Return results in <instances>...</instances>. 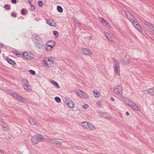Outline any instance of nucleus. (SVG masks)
Listing matches in <instances>:
<instances>
[{
	"label": "nucleus",
	"mask_w": 154,
	"mask_h": 154,
	"mask_svg": "<svg viewBox=\"0 0 154 154\" xmlns=\"http://www.w3.org/2000/svg\"><path fill=\"white\" fill-rule=\"evenodd\" d=\"M144 23L148 27L151 24L149 22L147 21H145L144 22Z\"/></svg>",
	"instance_id": "nucleus-38"
},
{
	"label": "nucleus",
	"mask_w": 154,
	"mask_h": 154,
	"mask_svg": "<svg viewBox=\"0 0 154 154\" xmlns=\"http://www.w3.org/2000/svg\"><path fill=\"white\" fill-rule=\"evenodd\" d=\"M104 20L103 18H99V20L101 22H103V21Z\"/></svg>",
	"instance_id": "nucleus-51"
},
{
	"label": "nucleus",
	"mask_w": 154,
	"mask_h": 154,
	"mask_svg": "<svg viewBox=\"0 0 154 154\" xmlns=\"http://www.w3.org/2000/svg\"><path fill=\"white\" fill-rule=\"evenodd\" d=\"M77 93L78 94V95L81 97L86 98H88V95L82 91H80L79 92H77Z\"/></svg>",
	"instance_id": "nucleus-9"
},
{
	"label": "nucleus",
	"mask_w": 154,
	"mask_h": 154,
	"mask_svg": "<svg viewBox=\"0 0 154 154\" xmlns=\"http://www.w3.org/2000/svg\"><path fill=\"white\" fill-rule=\"evenodd\" d=\"M15 54L16 55H18L19 54L18 52V51H16V53H15Z\"/></svg>",
	"instance_id": "nucleus-57"
},
{
	"label": "nucleus",
	"mask_w": 154,
	"mask_h": 154,
	"mask_svg": "<svg viewBox=\"0 0 154 154\" xmlns=\"http://www.w3.org/2000/svg\"><path fill=\"white\" fill-rule=\"evenodd\" d=\"M29 72L32 75H34L35 73V72L33 70H29Z\"/></svg>",
	"instance_id": "nucleus-35"
},
{
	"label": "nucleus",
	"mask_w": 154,
	"mask_h": 154,
	"mask_svg": "<svg viewBox=\"0 0 154 154\" xmlns=\"http://www.w3.org/2000/svg\"><path fill=\"white\" fill-rule=\"evenodd\" d=\"M51 19H48L46 20V23L50 26V23H51Z\"/></svg>",
	"instance_id": "nucleus-43"
},
{
	"label": "nucleus",
	"mask_w": 154,
	"mask_h": 154,
	"mask_svg": "<svg viewBox=\"0 0 154 154\" xmlns=\"http://www.w3.org/2000/svg\"><path fill=\"white\" fill-rule=\"evenodd\" d=\"M7 8H6V9L8 10H9L11 9V7L9 5H8V6L7 7Z\"/></svg>",
	"instance_id": "nucleus-53"
},
{
	"label": "nucleus",
	"mask_w": 154,
	"mask_h": 154,
	"mask_svg": "<svg viewBox=\"0 0 154 154\" xmlns=\"http://www.w3.org/2000/svg\"><path fill=\"white\" fill-rule=\"evenodd\" d=\"M102 22L103 23V24L104 25H105L106 26H107V25L108 24V23H107V21L105 20H104L103 22Z\"/></svg>",
	"instance_id": "nucleus-45"
},
{
	"label": "nucleus",
	"mask_w": 154,
	"mask_h": 154,
	"mask_svg": "<svg viewBox=\"0 0 154 154\" xmlns=\"http://www.w3.org/2000/svg\"><path fill=\"white\" fill-rule=\"evenodd\" d=\"M89 107V106L88 105L86 104H85L83 106H82V108H84L85 109H87Z\"/></svg>",
	"instance_id": "nucleus-42"
},
{
	"label": "nucleus",
	"mask_w": 154,
	"mask_h": 154,
	"mask_svg": "<svg viewBox=\"0 0 154 154\" xmlns=\"http://www.w3.org/2000/svg\"><path fill=\"white\" fill-rule=\"evenodd\" d=\"M30 123L32 125H37V122L35 121V119L32 118H30L29 120Z\"/></svg>",
	"instance_id": "nucleus-17"
},
{
	"label": "nucleus",
	"mask_w": 154,
	"mask_h": 154,
	"mask_svg": "<svg viewBox=\"0 0 154 154\" xmlns=\"http://www.w3.org/2000/svg\"><path fill=\"white\" fill-rule=\"evenodd\" d=\"M36 140H37V142H38V143L43 141L44 139L43 136L40 134L36 135Z\"/></svg>",
	"instance_id": "nucleus-10"
},
{
	"label": "nucleus",
	"mask_w": 154,
	"mask_h": 154,
	"mask_svg": "<svg viewBox=\"0 0 154 154\" xmlns=\"http://www.w3.org/2000/svg\"><path fill=\"white\" fill-rule=\"evenodd\" d=\"M132 108L133 109V110L135 111H138L139 110V108L135 104V105H134V106Z\"/></svg>",
	"instance_id": "nucleus-27"
},
{
	"label": "nucleus",
	"mask_w": 154,
	"mask_h": 154,
	"mask_svg": "<svg viewBox=\"0 0 154 154\" xmlns=\"http://www.w3.org/2000/svg\"><path fill=\"white\" fill-rule=\"evenodd\" d=\"M80 51L82 53L86 55H91L92 54V52L89 49L85 48H81Z\"/></svg>",
	"instance_id": "nucleus-6"
},
{
	"label": "nucleus",
	"mask_w": 154,
	"mask_h": 154,
	"mask_svg": "<svg viewBox=\"0 0 154 154\" xmlns=\"http://www.w3.org/2000/svg\"><path fill=\"white\" fill-rule=\"evenodd\" d=\"M24 98L19 95V97L17 98V99L19 101H22L23 100Z\"/></svg>",
	"instance_id": "nucleus-41"
},
{
	"label": "nucleus",
	"mask_w": 154,
	"mask_h": 154,
	"mask_svg": "<svg viewBox=\"0 0 154 154\" xmlns=\"http://www.w3.org/2000/svg\"><path fill=\"white\" fill-rule=\"evenodd\" d=\"M74 21L75 23L77 26H80L81 25L80 23L79 22V21L76 20L75 19H74Z\"/></svg>",
	"instance_id": "nucleus-33"
},
{
	"label": "nucleus",
	"mask_w": 154,
	"mask_h": 154,
	"mask_svg": "<svg viewBox=\"0 0 154 154\" xmlns=\"http://www.w3.org/2000/svg\"><path fill=\"white\" fill-rule=\"evenodd\" d=\"M148 28L152 30V29H154V26L151 24Z\"/></svg>",
	"instance_id": "nucleus-46"
},
{
	"label": "nucleus",
	"mask_w": 154,
	"mask_h": 154,
	"mask_svg": "<svg viewBox=\"0 0 154 154\" xmlns=\"http://www.w3.org/2000/svg\"><path fill=\"white\" fill-rule=\"evenodd\" d=\"M112 62L114 63L113 66L114 68H117V67H119V65L118 61L114 58H112Z\"/></svg>",
	"instance_id": "nucleus-12"
},
{
	"label": "nucleus",
	"mask_w": 154,
	"mask_h": 154,
	"mask_svg": "<svg viewBox=\"0 0 154 154\" xmlns=\"http://www.w3.org/2000/svg\"><path fill=\"white\" fill-rule=\"evenodd\" d=\"M28 2H29V4L31 5V0H28Z\"/></svg>",
	"instance_id": "nucleus-59"
},
{
	"label": "nucleus",
	"mask_w": 154,
	"mask_h": 154,
	"mask_svg": "<svg viewBox=\"0 0 154 154\" xmlns=\"http://www.w3.org/2000/svg\"><path fill=\"white\" fill-rule=\"evenodd\" d=\"M50 24V26H56L55 22L52 20H51V23Z\"/></svg>",
	"instance_id": "nucleus-34"
},
{
	"label": "nucleus",
	"mask_w": 154,
	"mask_h": 154,
	"mask_svg": "<svg viewBox=\"0 0 154 154\" xmlns=\"http://www.w3.org/2000/svg\"><path fill=\"white\" fill-rule=\"evenodd\" d=\"M54 100L57 103H60L61 102V99L59 97H56L54 98Z\"/></svg>",
	"instance_id": "nucleus-29"
},
{
	"label": "nucleus",
	"mask_w": 154,
	"mask_h": 154,
	"mask_svg": "<svg viewBox=\"0 0 154 154\" xmlns=\"http://www.w3.org/2000/svg\"><path fill=\"white\" fill-rule=\"evenodd\" d=\"M22 84L23 87L26 90L28 91H31V87L29 86V84L27 80L26 79H22Z\"/></svg>",
	"instance_id": "nucleus-2"
},
{
	"label": "nucleus",
	"mask_w": 154,
	"mask_h": 154,
	"mask_svg": "<svg viewBox=\"0 0 154 154\" xmlns=\"http://www.w3.org/2000/svg\"><path fill=\"white\" fill-rule=\"evenodd\" d=\"M126 115L127 116H128L129 115V112H126Z\"/></svg>",
	"instance_id": "nucleus-58"
},
{
	"label": "nucleus",
	"mask_w": 154,
	"mask_h": 154,
	"mask_svg": "<svg viewBox=\"0 0 154 154\" xmlns=\"http://www.w3.org/2000/svg\"><path fill=\"white\" fill-rule=\"evenodd\" d=\"M8 4H6V5H4V8H6V7H7V6H8Z\"/></svg>",
	"instance_id": "nucleus-60"
},
{
	"label": "nucleus",
	"mask_w": 154,
	"mask_h": 154,
	"mask_svg": "<svg viewBox=\"0 0 154 154\" xmlns=\"http://www.w3.org/2000/svg\"><path fill=\"white\" fill-rule=\"evenodd\" d=\"M125 15L128 18H129V17H132V15L131 14V13L128 11H126L125 12Z\"/></svg>",
	"instance_id": "nucleus-26"
},
{
	"label": "nucleus",
	"mask_w": 154,
	"mask_h": 154,
	"mask_svg": "<svg viewBox=\"0 0 154 154\" xmlns=\"http://www.w3.org/2000/svg\"><path fill=\"white\" fill-rule=\"evenodd\" d=\"M25 9L24 8L22 9L21 11V14L23 15H25Z\"/></svg>",
	"instance_id": "nucleus-39"
},
{
	"label": "nucleus",
	"mask_w": 154,
	"mask_h": 154,
	"mask_svg": "<svg viewBox=\"0 0 154 154\" xmlns=\"http://www.w3.org/2000/svg\"><path fill=\"white\" fill-rule=\"evenodd\" d=\"M88 40H90L92 38L91 37H88Z\"/></svg>",
	"instance_id": "nucleus-61"
},
{
	"label": "nucleus",
	"mask_w": 154,
	"mask_h": 154,
	"mask_svg": "<svg viewBox=\"0 0 154 154\" xmlns=\"http://www.w3.org/2000/svg\"><path fill=\"white\" fill-rule=\"evenodd\" d=\"M55 45V42L54 41L51 40L47 42L46 43L47 46H48V47H50L51 48L49 49H49L47 48V50H48V51H51Z\"/></svg>",
	"instance_id": "nucleus-8"
},
{
	"label": "nucleus",
	"mask_w": 154,
	"mask_h": 154,
	"mask_svg": "<svg viewBox=\"0 0 154 154\" xmlns=\"http://www.w3.org/2000/svg\"><path fill=\"white\" fill-rule=\"evenodd\" d=\"M111 99L112 100V101H114V98H113L112 97H111Z\"/></svg>",
	"instance_id": "nucleus-63"
},
{
	"label": "nucleus",
	"mask_w": 154,
	"mask_h": 154,
	"mask_svg": "<svg viewBox=\"0 0 154 154\" xmlns=\"http://www.w3.org/2000/svg\"><path fill=\"white\" fill-rule=\"evenodd\" d=\"M125 60H126V64H128L130 62V60L129 59H125Z\"/></svg>",
	"instance_id": "nucleus-47"
},
{
	"label": "nucleus",
	"mask_w": 154,
	"mask_h": 154,
	"mask_svg": "<svg viewBox=\"0 0 154 154\" xmlns=\"http://www.w3.org/2000/svg\"><path fill=\"white\" fill-rule=\"evenodd\" d=\"M119 68V67H117V68H114L115 74L119 76L120 75Z\"/></svg>",
	"instance_id": "nucleus-22"
},
{
	"label": "nucleus",
	"mask_w": 154,
	"mask_h": 154,
	"mask_svg": "<svg viewBox=\"0 0 154 154\" xmlns=\"http://www.w3.org/2000/svg\"><path fill=\"white\" fill-rule=\"evenodd\" d=\"M147 93L151 95H154V90L152 88L149 89L147 91Z\"/></svg>",
	"instance_id": "nucleus-23"
},
{
	"label": "nucleus",
	"mask_w": 154,
	"mask_h": 154,
	"mask_svg": "<svg viewBox=\"0 0 154 154\" xmlns=\"http://www.w3.org/2000/svg\"><path fill=\"white\" fill-rule=\"evenodd\" d=\"M53 34L55 35L56 37H57L58 36V32L57 31H54L53 32Z\"/></svg>",
	"instance_id": "nucleus-36"
},
{
	"label": "nucleus",
	"mask_w": 154,
	"mask_h": 154,
	"mask_svg": "<svg viewBox=\"0 0 154 154\" xmlns=\"http://www.w3.org/2000/svg\"><path fill=\"white\" fill-rule=\"evenodd\" d=\"M31 140L33 144H36L38 143L36 135H34L32 136Z\"/></svg>",
	"instance_id": "nucleus-13"
},
{
	"label": "nucleus",
	"mask_w": 154,
	"mask_h": 154,
	"mask_svg": "<svg viewBox=\"0 0 154 154\" xmlns=\"http://www.w3.org/2000/svg\"><path fill=\"white\" fill-rule=\"evenodd\" d=\"M133 25L140 32H142L143 31V28L138 23L137 21L134 20L132 22Z\"/></svg>",
	"instance_id": "nucleus-5"
},
{
	"label": "nucleus",
	"mask_w": 154,
	"mask_h": 154,
	"mask_svg": "<svg viewBox=\"0 0 154 154\" xmlns=\"http://www.w3.org/2000/svg\"><path fill=\"white\" fill-rule=\"evenodd\" d=\"M24 103H27V101L26 100V99H24V98H23V100H22V101Z\"/></svg>",
	"instance_id": "nucleus-52"
},
{
	"label": "nucleus",
	"mask_w": 154,
	"mask_h": 154,
	"mask_svg": "<svg viewBox=\"0 0 154 154\" xmlns=\"http://www.w3.org/2000/svg\"><path fill=\"white\" fill-rule=\"evenodd\" d=\"M50 143H53L57 145H62V143L60 142L58 140H55L54 139H50L49 141Z\"/></svg>",
	"instance_id": "nucleus-11"
},
{
	"label": "nucleus",
	"mask_w": 154,
	"mask_h": 154,
	"mask_svg": "<svg viewBox=\"0 0 154 154\" xmlns=\"http://www.w3.org/2000/svg\"><path fill=\"white\" fill-rule=\"evenodd\" d=\"M11 2L13 4H15L16 3V0H11Z\"/></svg>",
	"instance_id": "nucleus-54"
},
{
	"label": "nucleus",
	"mask_w": 154,
	"mask_h": 154,
	"mask_svg": "<svg viewBox=\"0 0 154 154\" xmlns=\"http://www.w3.org/2000/svg\"><path fill=\"white\" fill-rule=\"evenodd\" d=\"M38 4L39 6L42 7L43 6V2L42 1H39L38 2Z\"/></svg>",
	"instance_id": "nucleus-32"
},
{
	"label": "nucleus",
	"mask_w": 154,
	"mask_h": 154,
	"mask_svg": "<svg viewBox=\"0 0 154 154\" xmlns=\"http://www.w3.org/2000/svg\"><path fill=\"white\" fill-rule=\"evenodd\" d=\"M6 60L11 65H13L16 64V63L14 61L12 60L9 58H6Z\"/></svg>",
	"instance_id": "nucleus-18"
},
{
	"label": "nucleus",
	"mask_w": 154,
	"mask_h": 154,
	"mask_svg": "<svg viewBox=\"0 0 154 154\" xmlns=\"http://www.w3.org/2000/svg\"><path fill=\"white\" fill-rule=\"evenodd\" d=\"M30 6H31V9H30L31 11H34L35 9V7L33 5H31Z\"/></svg>",
	"instance_id": "nucleus-37"
},
{
	"label": "nucleus",
	"mask_w": 154,
	"mask_h": 154,
	"mask_svg": "<svg viewBox=\"0 0 154 154\" xmlns=\"http://www.w3.org/2000/svg\"><path fill=\"white\" fill-rule=\"evenodd\" d=\"M97 92H98V91L96 90ZM93 93H94V96L96 97H99L100 94H98V92H95V91H93Z\"/></svg>",
	"instance_id": "nucleus-30"
},
{
	"label": "nucleus",
	"mask_w": 154,
	"mask_h": 154,
	"mask_svg": "<svg viewBox=\"0 0 154 154\" xmlns=\"http://www.w3.org/2000/svg\"><path fill=\"white\" fill-rule=\"evenodd\" d=\"M43 62L44 65L47 67H50V65L53 63V60L52 57H46L44 58Z\"/></svg>",
	"instance_id": "nucleus-3"
},
{
	"label": "nucleus",
	"mask_w": 154,
	"mask_h": 154,
	"mask_svg": "<svg viewBox=\"0 0 154 154\" xmlns=\"http://www.w3.org/2000/svg\"><path fill=\"white\" fill-rule=\"evenodd\" d=\"M101 116L103 117L108 119H111V116L108 113H101Z\"/></svg>",
	"instance_id": "nucleus-14"
},
{
	"label": "nucleus",
	"mask_w": 154,
	"mask_h": 154,
	"mask_svg": "<svg viewBox=\"0 0 154 154\" xmlns=\"http://www.w3.org/2000/svg\"><path fill=\"white\" fill-rule=\"evenodd\" d=\"M134 105H135V103H133V104H130V105H129V106L131 108H132V107H133V106H134Z\"/></svg>",
	"instance_id": "nucleus-56"
},
{
	"label": "nucleus",
	"mask_w": 154,
	"mask_h": 154,
	"mask_svg": "<svg viewBox=\"0 0 154 154\" xmlns=\"http://www.w3.org/2000/svg\"><path fill=\"white\" fill-rule=\"evenodd\" d=\"M99 107H101V103L100 102H98L97 103Z\"/></svg>",
	"instance_id": "nucleus-49"
},
{
	"label": "nucleus",
	"mask_w": 154,
	"mask_h": 154,
	"mask_svg": "<svg viewBox=\"0 0 154 154\" xmlns=\"http://www.w3.org/2000/svg\"><path fill=\"white\" fill-rule=\"evenodd\" d=\"M29 53H28L26 52H24L23 54V56L25 57V58H26L27 56L28 55Z\"/></svg>",
	"instance_id": "nucleus-40"
},
{
	"label": "nucleus",
	"mask_w": 154,
	"mask_h": 154,
	"mask_svg": "<svg viewBox=\"0 0 154 154\" xmlns=\"http://www.w3.org/2000/svg\"><path fill=\"white\" fill-rule=\"evenodd\" d=\"M89 123L87 122H84L82 123V125L83 127H84L86 129H87V126L88 125Z\"/></svg>",
	"instance_id": "nucleus-24"
},
{
	"label": "nucleus",
	"mask_w": 154,
	"mask_h": 154,
	"mask_svg": "<svg viewBox=\"0 0 154 154\" xmlns=\"http://www.w3.org/2000/svg\"><path fill=\"white\" fill-rule=\"evenodd\" d=\"M96 129L95 127L93 125L89 123L87 126V129L88 130H93Z\"/></svg>",
	"instance_id": "nucleus-16"
},
{
	"label": "nucleus",
	"mask_w": 154,
	"mask_h": 154,
	"mask_svg": "<svg viewBox=\"0 0 154 154\" xmlns=\"http://www.w3.org/2000/svg\"><path fill=\"white\" fill-rule=\"evenodd\" d=\"M0 45L2 47L3 46H4V44H1V43H0Z\"/></svg>",
	"instance_id": "nucleus-62"
},
{
	"label": "nucleus",
	"mask_w": 154,
	"mask_h": 154,
	"mask_svg": "<svg viewBox=\"0 0 154 154\" xmlns=\"http://www.w3.org/2000/svg\"><path fill=\"white\" fill-rule=\"evenodd\" d=\"M105 34L106 38L109 40L110 41H113L112 36L109 33L106 32Z\"/></svg>",
	"instance_id": "nucleus-19"
},
{
	"label": "nucleus",
	"mask_w": 154,
	"mask_h": 154,
	"mask_svg": "<svg viewBox=\"0 0 154 154\" xmlns=\"http://www.w3.org/2000/svg\"><path fill=\"white\" fill-rule=\"evenodd\" d=\"M133 102H132L131 100H129L128 101H126L125 103L126 104H128V105H130V104H133Z\"/></svg>",
	"instance_id": "nucleus-31"
},
{
	"label": "nucleus",
	"mask_w": 154,
	"mask_h": 154,
	"mask_svg": "<svg viewBox=\"0 0 154 154\" xmlns=\"http://www.w3.org/2000/svg\"><path fill=\"white\" fill-rule=\"evenodd\" d=\"M3 121V120L2 119L0 120V123L2 126L3 130L4 131H8L9 129V128L8 125Z\"/></svg>",
	"instance_id": "nucleus-7"
},
{
	"label": "nucleus",
	"mask_w": 154,
	"mask_h": 154,
	"mask_svg": "<svg viewBox=\"0 0 154 154\" xmlns=\"http://www.w3.org/2000/svg\"><path fill=\"white\" fill-rule=\"evenodd\" d=\"M34 58V55L31 53H30L28 54V55L27 56L26 59L29 60H30L33 59Z\"/></svg>",
	"instance_id": "nucleus-21"
},
{
	"label": "nucleus",
	"mask_w": 154,
	"mask_h": 154,
	"mask_svg": "<svg viewBox=\"0 0 154 154\" xmlns=\"http://www.w3.org/2000/svg\"><path fill=\"white\" fill-rule=\"evenodd\" d=\"M11 16L14 17H17V15L16 14L12 13L11 14Z\"/></svg>",
	"instance_id": "nucleus-48"
},
{
	"label": "nucleus",
	"mask_w": 154,
	"mask_h": 154,
	"mask_svg": "<svg viewBox=\"0 0 154 154\" xmlns=\"http://www.w3.org/2000/svg\"><path fill=\"white\" fill-rule=\"evenodd\" d=\"M114 91L115 94L122 95V88L120 86H117L114 88Z\"/></svg>",
	"instance_id": "nucleus-4"
},
{
	"label": "nucleus",
	"mask_w": 154,
	"mask_h": 154,
	"mask_svg": "<svg viewBox=\"0 0 154 154\" xmlns=\"http://www.w3.org/2000/svg\"><path fill=\"white\" fill-rule=\"evenodd\" d=\"M128 19L132 23L134 20H133V19H134V17L132 15V17H131L130 16L129 17V18H128Z\"/></svg>",
	"instance_id": "nucleus-44"
},
{
	"label": "nucleus",
	"mask_w": 154,
	"mask_h": 154,
	"mask_svg": "<svg viewBox=\"0 0 154 154\" xmlns=\"http://www.w3.org/2000/svg\"><path fill=\"white\" fill-rule=\"evenodd\" d=\"M151 32H154V29H152V31H151Z\"/></svg>",
	"instance_id": "nucleus-64"
},
{
	"label": "nucleus",
	"mask_w": 154,
	"mask_h": 154,
	"mask_svg": "<svg viewBox=\"0 0 154 154\" xmlns=\"http://www.w3.org/2000/svg\"><path fill=\"white\" fill-rule=\"evenodd\" d=\"M11 94L14 97L16 98L17 99V98L19 97V95L17 94L15 92H12Z\"/></svg>",
	"instance_id": "nucleus-28"
},
{
	"label": "nucleus",
	"mask_w": 154,
	"mask_h": 154,
	"mask_svg": "<svg viewBox=\"0 0 154 154\" xmlns=\"http://www.w3.org/2000/svg\"><path fill=\"white\" fill-rule=\"evenodd\" d=\"M51 82L57 88L60 89V87L58 83L55 81L54 80L52 81H51Z\"/></svg>",
	"instance_id": "nucleus-20"
},
{
	"label": "nucleus",
	"mask_w": 154,
	"mask_h": 154,
	"mask_svg": "<svg viewBox=\"0 0 154 154\" xmlns=\"http://www.w3.org/2000/svg\"><path fill=\"white\" fill-rule=\"evenodd\" d=\"M47 48H48V49H51L50 47H48V46H47L46 48V50L47 51H48V50H47Z\"/></svg>",
	"instance_id": "nucleus-55"
},
{
	"label": "nucleus",
	"mask_w": 154,
	"mask_h": 154,
	"mask_svg": "<svg viewBox=\"0 0 154 154\" xmlns=\"http://www.w3.org/2000/svg\"><path fill=\"white\" fill-rule=\"evenodd\" d=\"M32 38L36 47L39 49H41L43 47V43L39 35L35 34L32 35Z\"/></svg>",
	"instance_id": "nucleus-1"
},
{
	"label": "nucleus",
	"mask_w": 154,
	"mask_h": 154,
	"mask_svg": "<svg viewBox=\"0 0 154 154\" xmlns=\"http://www.w3.org/2000/svg\"><path fill=\"white\" fill-rule=\"evenodd\" d=\"M67 105L69 107L71 108H73L75 107L74 103L72 100L67 103Z\"/></svg>",
	"instance_id": "nucleus-15"
},
{
	"label": "nucleus",
	"mask_w": 154,
	"mask_h": 154,
	"mask_svg": "<svg viewBox=\"0 0 154 154\" xmlns=\"http://www.w3.org/2000/svg\"><path fill=\"white\" fill-rule=\"evenodd\" d=\"M122 63L123 64H126V60H125V59H123L122 60Z\"/></svg>",
	"instance_id": "nucleus-50"
},
{
	"label": "nucleus",
	"mask_w": 154,
	"mask_h": 154,
	"mask_svg": "<svg viewBox=\"0 0 154 154\" xmlns=\"http://www.w3.org/2000/svg\"><path fill=\"white\" fill-rule=\"evenodd\" d=\"M57 11L60 13H62L63 12V9L61 6H57Z\"/></svg>",
	"instance_id": "nucleus-25"
}]
</instances>
